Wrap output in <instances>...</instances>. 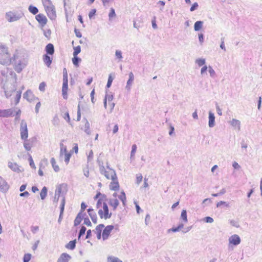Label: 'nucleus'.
<instances>
[{
	"label": "nucleus",
	"instance_id": "nucleus-1",
	"mask_svg": "<svg viewBox=\"0 0 262 262\" xmlns=\"http://www.w3.org/2000/svg\"><path fill=\"white\" fill-rule=\"evenodd\" d=\"M12 59L8 51V48L5 46H0V63L2 64H9Z\"/></svg>",
	"mask_w": 262,
	"mask_h": 262
},
{
	"label": "nucleus",
	"instance_id": "nucleus-2",
	"mask_svg": "<svg viewBox=\"0 0 262 262\" xmlns=\"http://www.w3.org/2000/svg\"><path fill=\"white\" fill-rule=\"evenodd\" d=\"M24 15V13L20 11H10L6 12L5 14L6 19L9 22H14L21 18Z\"/></svg>",
	"mask_w": 262,
	"mask_h": 262
},
{
	"label": "nucleus",
	"instance_id": "nucleus-3",
	"mask_svg": "<svg viewBox=\"0 0 262 262\" xmlns=\"http://www.w3.org/2000/svg\"><path fill=\"white\" fill-rule=\"evenodd\" d=\"M68 72L66 68L63 69V84L62 87V95L63 98L65 99L68 98Z\"/></svg>",
	"mask_w": 262,
	"mask_h": 262
},
{
	"label": "nucleus",
	"instance_id": "nucleus-4",
	"mask_svg": "<svg viewBox=\"0 0 262 262\" xmlns=\"http://www.w3.org/2000/svg\"><path fill=\"white\" fill-rule=\"evenodd\" d=\"M98 213L101 219L105 220L111 218L112 214V213H109L107 205L104 202L103 203V210L99 209Z\"/></svg>",
	"mask_w": 262,
	"mask_h": 262
},
{
	"label": "nucleus",
	"instance_id": "nucleus-5",
	"mask_svg": "<svg viewBox=\"0 0 262 262\" xmlns=\"http://www.w3.org/2000/svg\"><path fill=\"white\" fill-rule=\"evenodd\" d=\"M16 88L14 87L13 91L12 92L5 91V95L7 98L11 96L12 95V93L15 92ZM21 91H18L16 92V95L13 101H11V103H14V105H17L20 100L21 98Z\"/></svg>",
	"mask_w": 262,
	"mask_h": 262
},
{
	"label": "nucleus",
	"instance_id": "nucleus-6",
	"mask_svg": "<svg viewBox=\"0 0 262 262\" xmlns=\"http://www.w3.org/2000/svg\"><path fill=\"white\" fill-rule=\"evenodd\" d=\"M20 137L22 140L27 139L28 137V131L27 123L21 120L20 127Z\"/></svg>",
	"mask_w": 262,
	"mask_h": 262
},
{
	"label": "nucleus",
	"instance_id": "nucleus-7",
	"mask_svg": "<svg viewBox=\"0 0 262 262\" xmlns=\"http://www.w3.org/2000/svg\"><path fill=\"white\" fill-rule=\"evenodd\" d=\"M67 191V186L65 184H61L58 185L55 190V193L56 196H61L62 199L63 197H65V194Z\"/></svg>",
	"mask_w": 262,
	"mask_h": 262
},
{
	"label": "nucleus",
	"instance_id": "nucleus-8",
	"mask_svg": "<svg viewBox=\"0 0 262 262\" xmlns=\"http://www.w3.org/2000/svg\"><path fill=\"white\" fill-rule=\"evenodd\" d=\"M36 137H32L29 139L24 140V147L25 149L27 151L31 150L32 147L33 146L34 143L36 141Z\"/></svg>",
	"mask_w": 262,
	"mask_h": 262
},
{
	"label": "nucleus",
	"instance_id": "nucleus-9",
	"mask_svg": "<svg viewBox=\"0 0 262 262\" xmlns=\"http://www.w3.org/2000/svg\"><path fill=\"white\" fill-rule=\"evenodd\" d=\"M45 9L48 17L52 20L55 19L56 17V14L54 5Z\"/></svg>",
	"mask_w": 262,
	"mask_h": 262
},
{
	"label": "nucleus",
	"instance_id": "nucleus-10",
	"mask_svg": "<svg viewBox=\"0 0 262 262\" xmlns=\"http://www.w3.org/2000/svg\"><path fill=\"white\" fill-rule=\"evenodd\" d=\"M114 228V226L113 225H108L104 228L102 235L103 241H105L108 238L111 232Z\"/></svg>",
	"mask_w": 262,
	"mask_h": 262
},
{
	"label": "nucleus",
	"instance_id": "nucleus-11",
	"mask_svg": "<svg viewBox=\"0 0 262 262\" xmlns=\"http://www.w3.org/2000/svg\"><path fill=\"white\" fill-rule=\"evenodd\" d=\"M241 242V238L237 234L232 235L229 238V244H232L234 246H237L239 245Z\"/></svg>",
	"mask_w": 262,
	"mask_h": 262
},
{
	"label": "nucleus",
	"instance_id": "nucleus-12",
	"mask_svg": "<svg viewBox=\"0 0 262 262\" xmlns=\"http://www.w3.org/2000/svg\"><path fill=\"white\" fill-rule=\"evenodd\" d=\"M107 168L109 170H107L106 173L104 174L106 179L108 180L111 179L112 180L117 179V176L115 171L114 169L110 168L108 167H107Z\"/></svg>",
	"mask_w": 262,
	"mask_h": 262
},
{
	"label": "nucleus",
	"instance_id": "nucleus-13",
	"mask_svg": "<svg viewBox=\"0 0 262 262\" xmlns=\"http://www.w3.org/2000/svg\"><path fill=\"white\" fill-rule=\"evenodd\" d=\"M9 185L6 181L0 176V191L3 192H6L9 189Z\"/></svg>",
	"mask_w": 262,
	"mask_h": 262
},
{
	"label": "nucleus",
	"instance_id": "nucleus-14",
	"mask_svg": "<svg viewBox=\"0 0 262 262\" xmlns=\"http://www.w3.org/2000/svg\"><path fill=\"white\" fill-rule=\"evenodd\" d=\"M35 18L37 21L42 26H45L47 23V18L42 14H39L36 15Z\"/></svg>",
	"mask_w": 262,
	"mask_h": 262
},
{
	"label": "nucleus",
	"instance_id": "nucleus-15",
	"mask_svg": "<svg viewBox=\"0 0 262 262\" xmlns=\"http://www.w3.org/2000/svg\"><path fill=\"white\" fill-rule=\"evenodd\" d=\"M104 227V225L103 224H99L96 227L95 229L93 231L96 234L97 237L98 239H101L102 235V230Z\"/></svg>",
	"mask_w": 262,
	"mask_h": 262
},
{
	"label": "nucleus",
	"instance_id": "nucleus-16",
	"mask_svg": "<svg viewBox=\"0 0 262 262\" xmlns=\"http://www.w3.org/2000/svg\"><path fill=\"white\" fill-rule=\"evenodd\" d=\"M71 258V256L69 254L63 253L60 255L57 262H69Z\"/></svg>",
	"mask_w": 262,
	"mask_h": 262
},
{
	"label": "nucleus",
	"instance_id": "nucleus-17",
	"mask_svg": "<svg viewBox=\"0 0 262 262\" xmlns=\"http://www.w3.org/2000/svg\"><path fill=\"white\" fill-rule=\"evenodd\" d=\"M45 51L46 54L53 55L54 53V47L52 43H48L45 47Z\"/></svg>",
	"mask_w": 262,
	"mask_h": 262
},
{
	"label": "nucleus",
	"instance_id": "nucleus-18",
	"mask_svg": "<svg viewBox=\"0 0 262 262\" xmlns=\"http://www.w3.org/2000/svg\"><path fill=\"white\" fill-rule=\"evenodd\" d=\"M88 212L92 222L94 224H96L97 223V216L96 213L94 211V209L92 208H89L88 209Z\"/></svg>",
	"mask_w": 262,
	"mask_h": 262
},
{
	"label": "nucleus",
	"instance_id": "nucleus-19",
	"mask_svg": "<svg viewBox=\"0 0 262 262\" xmlns=\"http://www.w3.org/2000/svg\"><path fill=\"white\" fill-rule=\"evenodd\" d=\"M52 57L50 55L45 54L43 55L42 60L44 63L49 68L52 62Z\"/></svg>",
	"mask_w": 262,
	"mask_h": 262
},
{
	"label": "nucleus",
	"instance_id": "nucleus-20",
	"mask_svg": "<svg viewBox=\"0 0 262 262\" xmlns=\"http://www.w3.org/2000/svg\"><path fill=\"white\" fill-rule=\"evenodd\" d=\"M23 97L29 102L32 101L34 99V96L30 90H27L24 94Z\"/></svg>",
	"mask_w": 262,
	"mask_h": 262
},
{
	"label": "nucleus",
	"instance_id": "nucleus-21",
	"mask_svg": "<svg viewBox=\"0 0 262 262\" xmlns=\"http://www.w3.org/2000/svg\"><path fill=\"white\" fill-rule=\"evenodd\" d=\"M15 113L14 109L10 108L5 110L2 113L1 116L4 117L14 116Z\"/></svg>",
	"mask_w": 262,
	"mask_h": 262
},
{
	"label": "nucleus",
	"instance_id": "nucleus-22",
	"mask_svg": "<svg viewBox=\"0 0 262 262\" xmlns=\"http://www.w3.org/2000/svg\"><path fill=\"white\" fill-rule=\"evenodd\" d=\"M208 118V126L209 127L212 128L215 125V116L214 114L210 111L209 112Z\"/></svg>",
	"mask_w": 262,
	"mask_h": 262
},
{
	"label": "nucleus",
	"instance_id": "nucleus-23",
	"mask_svg": "<svg viewBox=\"0 0 262 262\" xmlns=\"http://www.w3.org/2000/svg\"><path fill=\"white\" fill-rule=\"evenodd\" d=\"M129 79L127 81L126 85L125 88L127 90L129 91L130 90V87L134 80V75L132 72H130L128 74Z\"/></svg>",
	"mask_w": 262,
	"mask_h": 262
},
{
	"label": "nucleus",
	"instance_id": "nucleus-24",
	"mask_svg": "<svg viewBox=\"0 0 262 262\" xmlns=\"http://www.w3.org/2000/svg\"><path fill=\"white\" fill-rule=\"evenodd\" d=\"M110 189L112 190L117 191L119 189V184L118 182L117 179L112 180L110 183Z\"/></svg>",
	"mask_w": 262,
	"mask_h": 262
},
{
	"label": "nucleus",
	"instance_id": "nucleus-25",
	"mask_svg": "<svg viewBox=\"0 0 262 262\" xmlns=\"http://www.w3.org/2000/svg\"><path fill=\"white\" fill-rule=\"evenodd\" d=\"M84 215H85V213H84V214H83L81 212H79L78 213L74 221V224L75 226H77L80 224L82 220L84 218Z\"/></svg>",
	"mask_w": 262,
	"mask_h": 262
},
{
	"label": "nucleus",
	"instance_id": "nucleus-26",
	"mask_svg": "<svg viewBox=\"0 0 262 262\" xmlns=\"http://www.w3.org/2000/svg\"><path fill=\"white\" fill-rule=\"evenodd\" d=\"M113 99V95L111 94H108L107 92H106V94L105 95V97L104 99V106L106 108L107 106V101H108V103L112 102Z\"/></svg>",
	"mask_w": 262,
	"mask_h": 262
},
{
	"label": "nucleus",
	"instance_id": "nucleus-27",
	"mask_svg": "<svg viewBox=\"0 0 262 262\" xmlns=\"http://www.w3.org/2000/svg\"><path fill=\"white\" fill-rule=\"evenodd\" d=\"M108 204L110 206L113 207V210H115L119 205V201L117 199H110L109 200Z\"/></svg>",
	"mask_w": 262,
	"mask_h": 262
},
{
	"label": "nucleus",
	"instance_id": "nucleus-28",
	"mask_svg": "<svg viewBox=\"0 0 262 262\" xmlns=\"http://www.w3.org/2000/svg\"><path fill=\"white\" fill-rule=\"evenodd\" d=\"M8 167L15 172H19L20 171L19 166L16 163L9 162L8 163Z\"/></svg>",
	"mask_w": 262,
	"mask_h": 262
},
{
	"label": "nucleus",
	"instance_id": "nucleus-29",
	"mask_svg": "<svg viewBox=\"0 0 262 262\" xmlns=\"http://www.w3.org/2000/svg\"><path fill=\"white\" fill-rule=\"evenodd\" d=\"M203 21L201 20L196 21L194 25V30L195 31H199L202 27Z\"/></svg>",
	"mask_w": 262,
	"mask_h": 262
},
{
	"label": "nucleus",
	"instance_id": "nucleus-30",
	"mask_svg": "<svg viewBox=\"0 0 262 262\" xmlns=\"http://www.w3.org/2000/svg\"><path fill=\"white\" fill-rule=\"evenodd\" d=\"M63 140H62V141L60 143V157H61L64 153L67 152V147L66 145H64L62 142H63Z\"/></svg>",
	"mask_w": 262,
	"mask_h": 262
},
{
	"label": "nucleus",
	"instance_id": "nucleus-31",
	"mask_svg": "<svg viewBox=\"0 0 262 262\" xmlns=\"http://www.w3.org/2000/svg\"><path fill=\"white\" fill-rule=\"evenodd\" d=\"M230 124L233 127H237L238 130H240L241 122L238 120H237L235 119H232L230 121Z\"/></svg>",
	"mask_w": 262,
	"mask_h": 262
},
{
	"label": "nucleus",
	"instance_id": "nucleus-32",
	"mask_svg": "<svg viewBox=\"0 0 262 262\" xmlns=\"http://www.w3.org/2000/svg\"><path fill=\"white\" fill-rule=\"evenodd\" d=\"M76 243V239L71 241L66 245V247L67 249L73 250L75 248Z\"/></svg>",
	"mask_w": 262,
	"mask_h": 262
},
{
	"label": "nucleus",
	"instance_id": "nucleus-33",
	"mask_svg": "<svg viewBox=\"0 0 262 262\" xmlns=\"http://www.w3.org/2000/svg\"><path fill=\"white\" fill-rule=\"evenodd\" d=\"M48 189L46 186H44L40 193V196L41 200H44L47 195Z\"/></svg>",
	"mask_w": 262,
	"mask_h": 262
},
{
	"label": "nucleus",
	"instance_id": "nucleus-34",
	"mask_svg": "<svg viewBox=\"0 0 262 262\" xmlns=\"http://www.w3.org/2000/svg\"><path fill=\"white\" fill-rule=\"evenodd\" d=\"M28 10L30 12L34 15L36 14L38 12V8L32 5H30L29 6Z\"/></svg>",
	"mask_w": 262,
	"mask_h": 262
},
{
	"label": "nucleus",
	"instance_id": "nucleus-35",
	"mask_svg": "<svg viewBox=\"0 0 262 262\" xmlns=\"http://www.w3.org/2000/svg\"><path fill=\"white\" fill-rule=\"evenodd\" d=\"M107 262H122V261L117 257L110 256L107 258Z\"/></svg>",
	"mask_w": 262,
	"mask_h": 262
},
{
	"label": "nucleus",
	"instance_id": "nucleus-36",
	"mask_svg": "<svg viewBox=\"0 0 262 262\" xmlns=\"http://www.w3.org/2000/svg\"><path fill=\"white\" fill-rule=\"evenodd\" d=\"M51 163L52 166L54 169V170L56 172H58L59 170V167L58 165H56V161L54 158H52L51 159Z\"/></svg>",
	"mask_w": 262,
	"mask_h": 262
},
{
	"label": "nucleus",
	"instance_id": "nucleus-37",
	"mask_svg": "<svg viewBox=\"0 0 262 262\" xmlns=\"http://www.w3.org/2000/svg\"><path fill=\"white\" fill-rule=\"evenodd\" d=\"M119 199L122 201L123 205L125 206L126 203V196L125 192L122 191L121 192V194L118 196Z\"/></svg>",
	"mask_w": 262,
	"mask_h": 262
},
{
	"label": "nucleus",
	"instance_id": "nucleus-38",
	"mask_svg": "<svg viewBox=\"0 0 262 262\" xmlns=\"http://www.w3.org/2000/svg\"><path fill=\"white\" fill-rule=\"evenodd\" d=\"M181 219L183 220L184 223L188 222L187 216V212L186 210H183L181 214Z\"/></svg>",
	"mask_w": 262,
	"mask_h": 262
},
{
	"label": "nucleus",
	"instance_id": "nucleus-39",
	"mask_svg": "<svg viewBox=\"0 0 262 262\" xmlns=\"http://www.w3.org/2000/svg\"><path fill=\"white\" fill-rule=\"evenodd\" d=\"M90 128V123L87 120H85V123L84 124V132L88 135H90L91 134V130Z\"/></svg>",
	"mask_w": 262,
	"mask_h": 262
},
{
	"label": "nucleus",
	"instance_id": "nucleus-40",
	"mask_svg": "<svg viewBox=\"0 0 262 262\" xmlns=\"http://www.w3.org/2000/svg\"><path fill=\"white\" fill-rule=\"evenodd\" d=\"M45 8L53 6L51 0H41Z\"/></svg>",
	"mask_w": 262,
	"mask_h": 262
},
{
	"label": "nucleus",
	"instance_id": "nucleus-41",
	"mask_svg": "<svg viewBox=\"0 0 262 262\" xmlns=\"http://www.w3.org/2000/svg\"><path fill=\"white\" fill-rule=\"evenodd\" d=\"M66 203V199L65 197H63L61 200V204H60V214H63L64 209V206Z\"/></svg>",
	"mask_w": 262,
	"mask_h": 262
},
{
	"label": "nucleus",
	"instance_id": "nucleus-42",
	"mask_svg": "<svg viewBox=\"0 0 262 262\" xmlns=\"http://www.w3.org/2000/svg\"><path fill=\"white\" fill-rule=\"evenodd\" d=\"M206 60L204 58H199L196 59L195 63L198 64L199 67H201L205 64Z\"/></svg>",
	"mask_w": 262,
	"mask_h": 262
},
{
	"label": "nucleus",
	"instance_id": "nucleus-43",
	"mask_svg": "<svg viewBox=\"0 0 262 262\" xmlns=\"http://www.w3.org/2000/svg\"><path fill=\"white\" fill-rule=\"evenodd\" d=\"M116 16V15L115 13V9L113 8H111L108 14L109 20H111L113 17H115Z\"/></svg>",
	"mask_w": 262,
	"mask_h": 262
},
{
	"label": "nucleus",
	"instance_id": "nucleus-44",
	"mask_svg": "<svg viewBox=\"0 0 262 262\" xmlns=\"http://www.w3.org/2000/svg\"><path fill=\"white\" fill-rule=\"evenodd\" d=\"M80 61L81 59L78 57L77 56H74V57L72 59L73 63L76 66H78V63Z\"/></svg>",
	"mask_w": 262,
	"mask_h": 262
},
{
	"label": "nucleus",
	"instance_id": "nucleus-45",
	"mask_svg": "<svg viewBox=\"0 0 262 262\" xmlns=\"http://www.w3.org/2000/svg\"><path fill=\"white\" fill-rule=\"evenodd\" d=\"M222 205H224L226 207H229V203L225 201H221L216 204L217 207H221Z\"/></svg>",
	"mask_w": 262,
	"mask_h": 262
},
{
	"label": "nucleus",
	"instance_id": "nucleus-46",
	"mask_svg": "<svg viewBox=\"0 0 262 262\" xmlns=\"http://www.w3.org/2000/svg\"><path fill=\"white\" fill-rule=\"evenodd\" d=\"M81 51V47L80 46L74 47L73 56H77Z\"/></svg>",
	"mask_w": 262,
	"mask_h": 262
},
{
	"label": "nucleus",
	"instance_id": "nucleus-47",
	"mask_svg": "<svg viewBox=\"0 0 262 262\" xmlns=\"http://www.w3.org/2000/svg\"><path fill=\"white\" fill-rule=\"evenodd\" d=\"M48 161L47 159H43L39 163V168L42 169L45 167V166L47 165Z\"/></svg>",
	"mask_w": 262,
	"mask_h": 262
},
{
	"label": "nucleus",
	"instance_id": "nucleus-48",
	"mask_svg": "<svg viewBox=\"0 0 262 262\" xmlns=\"http://www.w3.org/2000/svg\"><path fill=\"white\" fill-rule=\"evenodd\" d=\"M28 155H29L28 160L29 161V164H30L31 167L33 169H36V166L35 165V164L33 162V159H32L31 156L30 154H28Z\"/></svg>",
	"mask_w": 262,
	"mask_h": 262
},
{
	"label": "nucleus",
	"instance_id": "nucleus-49",
	"mask_svg": "<svg viewBox=\"0 0 262 262\" xmlns=\"http://www.w3.org/2000/svg\"><path fill=\"white\" fill-rule=\"evenodd\" d=\"M64 161L67 164L69 163L70 158L71 157V153H64Z\"/></svg>",
	"mask_w": 262,
	"mask_h": 262
},
{
	"label": "nucleus",
	"instance_id": "nucleus-50",
	"mask_svg": "<svg viewBox=\"0 0 262 262\" xmlns=\"http://www.w3.org/2000/svg\"><path fill=\"white\" fill-rule=\"evenodd\" d=\"M31 257V254L29 253L25 254L23 257L24 262H29Z\"/></svg>",
	"mask_w": 262,
	"mask_h": 262
},
{
	"label": "nucleus",
	"instance_id": "nucleus-51",
	"mask_svg": "<svg viewBox=\"0 0 262 262\" xmlns=\"http://www.w3.org/2000/svg\"><path fill=\"white\" fill-rule=\"evenodd\" d=\"M86 230V229L85 227H84V226L81 227V228L79 231V234H78V238H80L81 236H82L83 235H84L85 234Z\"/></svg>",
	"mask_w": 262,
	"mask_h": 262
},
{
	"label": "nucleus",
	"instance_id": "nucleus-52",
	"mask_svg": "<svg viewBox=\"0 0 262 262\" xmlns=\"http://www.w3.org/2000/svg\"><path fill=\"white\" fill-rule=\"evenodd\" d=\"M208 72L211 77H214L215 76V72L211 66L208 67Z\"/></svg>",
	"mask_w": 262,
	"mask_h": 262
},
{
	"label": "nucleus",
	"instance_id": "nucleus-53",
	"mask_svg": "<svg viewBox=\"0 0 262 262\" xmlns=\"http://www.w3.org/2000/svg\"><path fill=\"white\" fill-rule=\"evenodd\" d=\"M115 56L117 59H119L120 60H121L123 58L122 56V52L120 50H116L115 52Z\"/></svg>",
	"mask_w": 262,
	"mask_h": 262
},
{
	"label": "nucleus",
	"instance_id": "nucleus-54",
	"mask_svg": "<svg viewBox=\"0 0 262 262\" xmlns=\"http://www.w3.org/2000/svg\"><path fill=\"white\" fill-rule=\"evenodd\" d=\"M137 150V146L136 144H134L132 145V151L130 152V157L132 158L135 156V154Z\"/></svg>",
	"mask_w": 262,
	"mask_h": 262
},
{
	"label": "nucleus",
	"instance_id": "nucleus-55",
	"mask_svg": "<svg viewBox=\"0 0 262 262\" xmlns=\"http://www.w3.org/2000/svg\"><path fill=\"white\" fill-rule=\"evenodd\" d=\"M46 86V84L45 82H42L39 84V90L41 92H45V88Z\"/></svg>",
	"mask_w": 262,
	"mask_h": 262
},
{
	"label": "nucleus",
	"instance_id": "nucleus-56",
	"mask_svg": "<svg viewBox=\"0 0 262 262\" xmlns=\"http://www.w3.org/2000/svg\"><path fill=\"white\" fill-rule=\"evenodd\" d=\"M113 80V78L112 77V76L111 75H110L108 78L107 84H106V88H109L111 86Z\"/></svg>",
	"mask_w": 262,
	"mask_h": 262
},
{
	"label": "nucleus",
	"instance_id": "nucleus-57",
	"mask_svg": "<svg viewBox=\"0 0 262 262\" xmlns=\"http://www.w3.org/2000/svg\"><path fill=\"white\" fill-rule=\"evenodd\" d=\"M84 224L88 226L91 227L92 226V223L91 221H90L88 217H84Z\"/></svg>",
	"mask_w": 262,
	"mask_h": 262
},
{
	"label": "nucleus",
	"instance_id": "nucleus-58",
	"mask_svg": "<svg viewBox=\"0 0 262 262\" xmlns=\"http://www.w3.org/2000/svg\"><path fill=\"white\" fill-rule=\"evenodd\" d=\"M142 179H143V177L141 174L137 175V177H136L137 184H139L142 181Z\"/></svg>",
	"mask_w": 262,
	"mask_h": 262
},
{
	"label": "nucleus",
	"instance_id": "nucleus-59",
	"mask_svg": "<svg viewBox=\"0 0 262 262\" xmlns=\"http://www.w3.org/2000/svg\"><path fill=\"white\" fill-rule=\"evenodd\" d=\"M96 12V10L95 9H92L89 14V18L90 19H91L95 15Z\"/></svg>",
	"mask_w": 262,
	"mask_h": 262
},
{
	"label": "nucleus",
	"instance_id": "nucleus-60",
	"mask_svg": "<svg viewBox=\"0 0 262 262\" xmlns=\"http://www.w3.org/2000/svg\"><path fill=\"white\" fill-rule=\"evenodd\" d=\"M221 45H220V48L222 50H224L225 51H226V48H225V43H224L225 38L224 37H222V38H221Z\"/></svg>",
	"mask_w": 262,
	"mask_h": 262
},
{
	"label": "nucleus",
	"instance_id": "nucleus-61",
	"mask_svg": "<svg viewBox=\"0 0 262 262\" xmlns=\"http://www.w3.org/2000/svg\"><path fill=\"white\" fill-rule=\"evenodd\" d=\"M204 221L206 222V223H212L213 222V219L210 217V216H207V217H205L204 219Z\"/></svg>",
	"mask_w": 262,
	"mask_h": 262
},
{
	"label": "nucleus",
	"instance_id": "nucleus-62",
	"mask_svg": "<svg viewBox=\"0 0 262 262\" xmlns=\"http://www.w3.org/2000/svg\"><path fill=\"white\" fill-rule=\"evenodd\" d=\"M198 6H199L198 4L197 3H194L191 7V8L190 9V11L191 12L194 11L198 8Z\"/></svg>",
	"mask_w": 262,
	"mask_h": 262
},
{
	"label": "nucleus",
	"instance_id": "nucleus-63",
	"mask_svg": "<svg viewBox=\"0 0 262 262\" xmlns=\"http://www.w3.org/2000/svg\"><path fill=\"white\" fill-rule=\"evenodd\" d=\"M31 230L34 234H35L39 230V227L37 226H32L31 227Z\"/></svg>",
	"mask_w": 262,
	"mask_h": 262
},
{
	"label": "nucleus",
	"instance_id": "nucleus-64",
	"mask_svg": "<svg viewBox=\"0 0 262 262\" xmlns=\"http://www.w3.org/2000/svg\"><path fill=\"white\" fill-rule=\"evenodd\" d=\"M74 32L75 33L76 36L78 38H81L82 37V34L79 30L75 28L74 30Z\"/></svg>",
	"mask_w": 262,
	"mask_h": 262
}]
</instances>
